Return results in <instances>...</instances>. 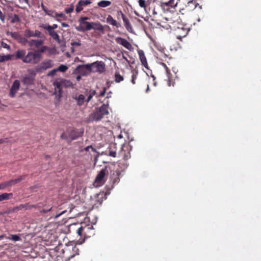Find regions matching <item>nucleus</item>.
I'll return each mask as SVG.
<instances>
[{
	"label": "nucleus",
	"instance_id": "6ab92c4d",
	"mask_svg": "<svg viewBox=\"0 0 261 261\" xmlns=\"http://www.w3.org/2000/svg\"><path fill=\"white\" fill-rule=\"evenodd\" d=\"M92 29L103 33L104 28L103 25L99 22H92Z\"/></svg>",
	"mask_w": 261,
	"mask_h": 261
},
{
	"label": "nucleus",
	"instance_id": "a878e982",
	"mask_svg": "<svg viewBox=\"0 0 261 261\" xmlns=\"http://www.w3.org/2000/svg\"><path fill=\"white\" fill-rule=\"evenodd\" d=\"M198 4L197 3L196 0H191L188 2L186 7L189 10H192L195 9Z\"/></svg>",
	"mask_w": 261,
	"mask_h": 261
},
{
	"label": "nucleus",
	"instance_id": "ea45409f",
	"mask_svg": "<svg viewBox=\"0 0 261 261\" xmlns=\"http://www.w3.org/2000/svg\"><path fill=\"white\" fill-rule=\"evenodd\" d=\"M20 21V19L18 15L14 14L12 17L11 22V23H15L18 22Z\"/></svg>",
	"mask_w": 261,
	"mask_h": 261
},
{
	"label": "nucleus",
	"instance_id": "338daca9",
	"mask_svg": "<svg viewBox=\"0 0 261 261\" xmlns=\"http://www.w3.org/2000/svg\"><path fill=\"white\" fill-rule=\"evenodd\" d=\"M50 27H51V29L55 30L58 28V25L56 24H54L52 25H50Z\"/></svg>",
	"mask_w": 261,
	"mask_h": 261
},
{
	"label": "nucleus",
	"instance_id": "864d4df0",
	"mask_svg": "<svg viewBox=\"0 0 261 261\" xmlns=\"http://www.w3.org/2000/svg\"><path fill=\"white\" fill-rule=\"evenodd\" d=\"M0 19L4 23L5 20V15L0 10Z\"/></svg>",
	"mask_w": 261,
	"mask_h": 261
},
{
	"label": "nucleus",
	"instance_id": "0eeeda50",
	"mask_svg": "<svg viewBox=\"0 0 261 261\" xmlns=\"http://www.w3.org/2000/svg\"><path fill=\"white\" fill-rule=\"evenodd\" d=\"M190 29L186 24H179L174 29V34L177 39L181 40L187 35Z\"/></svg>",
	"mask_w": 261,
	"mask_h": 261
},
{
	"label": "nucleus",
	"instance_id": "9d476101",
	"mask_svg": "<svg viewBox=\"0 0 261 261\" xmlns=\"http://www.w3.org/2000/svg\"><path fill=\"white\" fill-rule=\"evenodd\" d=\"M24 35L27 38L30 37H38L42 38L43 37L42 34L38 30L31 31L29 29H27L24 31Z\"/></svg>",
	"mask_w": 261,
	"mask_h": 261
},
{
	"label": "nucleus",
	"instance_id": "9b49d317",
	"mask_svg": "<svg viewBox=\"0 0 261 261\" xmlns=\"http://www.w3.org/2000/svg\"><path fill=\"white\" fill-rule=\"evenodd\" d=\"M39 206L37 204H30L29 203L20 204L13 208V212H18L21 210H31L33 208H37Z\"/></svg>",
	"mask_w": 261,
	"mask_h": 261
},
{
	"label": "nucleus",
	"instance_id": "412c9836",
	"mask_svg": "<svg viewBox=\"0 0 261 261\" xmlns=\"http://www.w3.org/2000/svg\"><path fill=\"white\" fill-rule=\"evenodd\" d=\"M25 177V175H22V176H19L17 178L14 179H11L9 181H7V182L8 183V185L9 187L15 185L16 184L20 182L22 180L24 179Z\"/></svg>",
	"mask_w": 261,
	"mask_h": 261
},
{
	"label": "nucleus",
	"instance_id": "de8ad7c7",
	"mask_svg": "<svg viewBox=\"0 0 261 261\" xmlns=\"http://www.w3.org/2000/svg\"><path fill=\"white\" fill-rule=\"evenodd\" d=\"M57 72H58L57 69H54L51 70L50 71H49L48 73H47V75L49 76H53L56 74Z\"/></svg>",
	"mask_w": 261,
	"mask_h": 261
},
{
	"label": "nucleus",
	"instance_id": "393cba45",
	"mask_svg": "<svg viewBox=\"0 0 261 261\" xmlns=\"http://www.w3.org/2000/svg\"><path fill=\"white\" fill-rule=\"evenodd\" d=\"M85 65H79L75 69V71L76 73H80L81 74H85L87 70V68L85 67Z\"/></svg>",
	"mask_w": 261,
	"mask_h": 261
},
{
	"label": "nucleus",
	"instance_id": "6e6d98bb",
	"mask_svg": "<svg viewBox=\"0 0 261 261\" xmlns=\"http://www.w3.org/2000/svg\"><path fill=\"white\" fill-rule=\"evenodd\" d=\"M41 7L42 9V10L45 13V14H46V13H47V12L49 11L47 9V8H46V7L43 5V3H41Z\"/></svg>",
	"mask_w": 261,
	"mask_h": 261
},
{
	"label": "nucleus",
	"instance_id": "e2e57ef3",
	"mask_svg": "<svg viewBox=\"0 0 261 261\" xmlns=\"http://www.w3.org/2000/svg\"><path fill=\"white\" fill-rule=\"evenodd\" d=\"M105 93H106V88H103V90L102 91H101V92H100V93H99V95L100 96L102 97V96H105Z\"/></svg>",
	"mask_w": 261,
	"mask_h": 261
},
{
	"label": "nucleus",
	"instance_id": "5fc2aeb1",
	"mask_svg": "<svg viewBox=\"0 0 261 261\" xmlns=\"http://www.w3.org/2000/svg\"><path fill=\"white\" fill-rule=\"evenodd\" d=\"M130 158V154L129 151L127 153H125L123 155V159L125 160H127L128 159H129Z\"/></svg>",
	"mask_w": 261,
	"mask_h": 261
},
{
	"label": "nucleus",
	"instance_id": "49530a36",
	"mask_svg": "<svg viewBox=\"0 0 261 261\" xmlns=\"http://www.w3.org/2000/svg\"><path fill=\"white\" fill-rule=\"evenodd\" d=\"M55 13H57L55 11L49 10L46 15L56 19V17L55 16Z\"/></svg>",
	"mask_w": 261,
	"mask_h": 261
},
{
	"label": "nucleus",
	"instance_id": "4c0bfd02",
	"mask_svg": "<svg viewBox=\"0 0 261 261\" xmlns=\"http://www.w3.org/2000/svg\"><path fill=\"white\" fill-rule=\"evenodd\" d=\"M57 69L58 71L64 72L68 69V67L65 65H61Z\"/></svg>",
	"mask_w": 261,
	"mask_h": 261
},
{
	"label": "nucleus",
	"instance_id": "1a4fd4ad",
	"mask_svg": "<svg viewBox=\"0 0 261 261\" xmlns=\"http://www.w3.org/2000/svg\"><path fill=\"white\" fill-rule=\"evenodd\" d=\"M119 15H121L122 17V19L124 22V25L126 29L129 32L133 33V28L128 18L124 14V13L121 11H119L117 12V16Z\"/></svg>",
	"mask_w": 261,
	"mask_h": 261
},
{
	"label": "nucleus",
	"instance_id": "f03ea898",
	"mask_svg": "<svg viewBox=\"0 0 261 261\" xmlns=\"http://www.w3.org/2000/svg\"><path fill=\"white\" fill-rule=\"evenodd\" d=\"M109 114L108 106L103 104L99 108H96L88 118V121H98L102 119L105 115Z\"/></svg>",
	"mask_w": 261,
	"mask_h": 261
},
{
	"label": "nucleus",
	"instance_id": "4be33fe9",
	"mask_svg": "<svg viewBox=\"0 0 261 261\" xmlns=\"http://www.w3.org/2000/svg\"><path fill=\"white\" fill-rule=\"evenodd\" d=\"M34 79L33 76L30 75H28L25 76L23 80H22V82L26 85H32L34 83Z\"/></svg>",
	"mask_w": 261,
	"mask_h": 261
},
{
	"label": "nucleus",
	"instance_id": "603ef678",
	"mask_svg": "<svg viewBox=\"0 0 261 261\" xmlns=\"http://www.w3.org/2000/svg\"><path fill=\"white\" fill-rule=\"evenodd\" d=\"M1 46L4 48H6L7 49H10V46L4 42L2 41L1 42Z\"/></svg>",
	"mask_w": 261,
	"mask_h": 261
},
{
	"label": "nucleus",
	"instance_id": "6e6552de",
	"mask_svg": "<svg viewBox=\"0 0 261 261\" xmlns=\"http://www.w3.org/2000/svg\"><path fill=\"white\" fill-rule=\"evenodd\" d=\"M40 27L47 31L49 35L51 36L54 40H56L58 43L60 42V39L59 35L54 31V30L51 29L50 25L42 24L40 26Z\"/></svg>",
	"mask_w": 261,
	"mask_h": 261
},
{
	"label": "nucleus",
	"instance_id": "c03bdc74",
	"mask_svg": "<svg viewBox=\"0 0 261 261\" xmlns=\"http://www.w3.org/2000/svg\"><path fill=\"white\" fill-rule=\"evenodd\" d=\"M84 229V228L82 226H81L77 228L76 232L79 236L82 237L83 236V232Z\"/></svg>",
	"mask_w": 261,
	"mask_h": 261
},
{
	"label": "nucleus",
	"instance_id": "774afa93",
	"mask_svg": "<svg viewBox=\"0 0 261 261\" xmlns=\"http://www.w3.org/2000/svg\"><path fill=\"white\" fill-rule=\"evenodd\" d=\"M61 25H62V27H64V28H67L69 27V25L67 23H65V22L61 23Z\"/></svg>",
	"mask_w": 261,
	"mask_h": 261
},
{
	"label": "nucleus",
	"instance_id": "79ce46f5",
	"mask_svg": "<svg viewBox=\"0 0 261 261\" xmlns=\"http://www.w3.org/2000/svg\"><path fill=\"white\" fill-rule=\"evenodd\" d=\"M8 187H9V186L7 181L0 184V190H4Z\"/></svg>",
	"mask_w": 261,
	"mask_h": 261
},
{
	"label": "nucleus",
	"instance_id": "f704fd0d",
	"mask_svg": "<svg viewBox=\"0 0 261 261\" xmlns=\"http://www.w3.org/2000/svg\"><path fill=\"white\" fill-rule=\"evenodd\" d=\"M29 40L25 37L20 36L19 39L18 40V42L21 44L23 45H25L28 44Z\"/></svg>",
	"mask_w": 261,
	"mask_h": 261
},
{
	"label": "nucleus",
	"instance_id": "58836bf2",
	"mask_svg": "<svg viewBox=\"0 0 261 261\" xmlns=\"http://www.w3.org/2000/svg\"><path fill=\"white\" fill-rule=\"evenodd\" d=\"M9 240H12L14 241H18L21 240L20 237L17 234H12L11 237L8 238Z\"/></svg>",
	"mask_w": 261,
	"mask_h": 261
},
{
	"label": "nucleus",
	"instance_id": "423d86ee",
	"mask_svg": "<svg viewBox=\"0 0 261 261\" xmlns=\"http://www.w3.org/2000/svg\"><path fill=\"white\" fill-rule=\"evenodd\" d=\"M41 57V54L38 51H29L26 55L25 58L23 60V62L36 64L40 61Z\"/></svg>",
	"mask_w": 261,
	"mask_h": 261
},
{
	"label": "nucleus",
	"instance_id": "aec40b11",
	"mask_svg": "<svg viewBox=\"0 0 261 261\" xmlns=\"http://www.w3.org/2000/svg\"><path fill=\"white\" fill-rule=\"evenodd\" d=\"M107 22L117 28H119L121 26L120 24L117 22V21L110 15H108L107 18Z\"/></svg>",
	"mask_w": 261,
	"mask_h": 261
},
{
	"label": "nucleus",
	"instance_id": "72a5a7b5",
	"mask_svg": "<svg viewBox=\"0 0 261 261\" xmlns=\"http://www.w3.org/2000/svg\"><path fill=\"white\" fill-rule=\"evenodd\" d=\"M55 16L56 17V20L59 22H60L61 20L58 18V17H62L63 20L66 19V15L62 13H58L57 12V13H55Z\"/></svg>",
	"mask_w": 261,
	"mask_h": 261
},
{
	"label": "nucleus",
	"instance_id": "4468645a",
	"mask_svg": "<svg viewBox=\"0 0 261 261\" xmlns=\"http://www.w3.org/2000/svg\"><path fill=\"white\" fill-rule=\"evenodd\" d=\"M20 87V82L18 80H15L10 89L9 95L11 97H14Z\"/></svg>",
	"mask_w": 261,
	"mask_h": 261
},
{
	"label": "nucleus",
	"instance_id": "dca6fc26",
	"mask_svg": "<svg viewBox=\"0 0 261 261\" xmlns=\"http://www.w3.org/2000/svg\"><path fill=\"white\" fill-rule=\"evenodd\" d=\"M43 43L44 41L42 40L31 39L28 42V45L30 47L35 46L36 48H39Z\"/></svg>",
	"mask_w": 261,
	"mask_h": 261
},
{
	"label": "nucleus",
	"instance_id": "5701e85b",
	"mask_svg": "<svg viewBox=\"0 0 261 261\" xmlns=\"http://www.w3.org/2000/svg\"><path fill=\"white\" fill-rule=\"evenodd\" d=\"M116 144H111L109 146L108 155L112 157L116 156Z\"/></svg>",
	"mask_w": 261,
	"mask_h": 261
},
{
	"label": "nucleus",
	"instance_id": "20e7f679",
	"mask_svg": "<svg viewBox=\"0 0 261 261\" xmlns=\"http://www.w3.org/2000/svg\"><path fill=\"white\" fill-rule=\"evenodd\" d=\"M83 133V129L79 131L76 129L68 128L61 135V138L67 141H72L82 136Z\"/></svg>",
	"mask_w": 261,
	"mask_h": 261
},
{
	"label": "nucleus",
	"instance_id": "680f3d73",
	"mask_svg": "<svg viewBox=\"0 0 261 261\" xmlns=\"http://www.w3.org/2000/svg\"><path fill=\"white\" fill-rule=\"evenodd\" d=\"M18 1L20 4H22L24 3L27 5H29V0H18Z\"/></svg>",
	"mask_w": 261,
	"mask_h": 261
},
{
	"label": "nucleus",
	"instance_id": "c85d7f7f",
	"mask_svg": "<svg viewBox=\"0 0 261 261\" xmlns=\"http://www.w3.org/2000/svg\"><path fill=\"white\" fill-rule=\"evenodd\" d=\"M111 5V2L109 1L102 0L97 3V6L100 8H106L110 6Z\"/></svg>",
	"mask_w": 261,
	"mask_h": 261
},
{
	"label": "nucleus",
	"instance_id": "8fccbe9b",
	"mask_svg": "<svg viewBox=\"0 0 261 261\" xmlns=\"http://www.w3.org/2000/svg\"><path fill=\"white\" fill-rule=\"evenodd\" d=\"M76 30L79 32H85L83 24H80L79 26L76 27Z\"/></svg>",
	"mask_w": 261,
	"mask_h": 261
},
{
	"label": "nucleus",
	"instance_id": "7ed1b4c3",
	"mask_svg": "<svg viewBox=\"0 0 261 261\" xmlns=\"http://www.w3.org/2000/svg\"><path fill=\"white\" fill-rule=\"evenodd\" d=\"M110 170V167L108 166H105L100 170L98 173L94 181L93 184L95 187H100L104 185L106 182V177L108 176Z\"/></svg>",
	"mask_w": 261,
	"mask_h": 261
},
{
	"label": "nucleus",
	"instance_id": "052dcab7",
	"mask_svg": "<svg viewBox=\"0 0 261 261\" xmlns=\"http://www.w3.org/2000/svg\"><path fill=\"white\" fill-rule=\"evenodd\" d=\"M151 9L150 8H149V11H150ZM151 13H152V14L153 15V16H155L156 15L158 14V12L157 11L155 10V8H153V9H151Z\"/></svg>",
	"mask_w": 261,
	"mask_h": 261
},
{
	"label": "nucleus",
	"instance_id": "0e129e2a",
	"mask_svg": "<svg viewBox=\"0 0 261 261\" xmlns=\"http://www.w3.org/2000/svg\"><path fill=\"white\" fill-rule=\"evenodd\" d=\"M66 211H62V212H61L59 213V214H57V215L55 216V218H58L59 217H60L61 215H62V214H64V213H66Z\"/></svg>",
	"mask_w": 261,
	"mask_h": 261
},
{
	"label": "nucleus",
	"instance_id": "bb28decb",
	"mask_svg": "<svg viewBox=\"0 0 261 261\" xmlns=\"http://www.w3.org/2000/svg\"><path fill=\"white\" fill-rule=\"evenodd\" d=\"M13 194L12 193H4L0 195V202L3 200H8L12 198Z\"/></svg>",
	"mask_w": 261,
	"mask_h": 261
},
{
	"label": "nucleus",
	"instance_id": "7c9ffc66",
	"mask_svg": "<svg viewBox=\"0 0 261 261\" xmlns=\"http://www.w3.org/2000/svg\"><path fill=\"white\" fill-rule=\"evenodd\" d=\"M162 64L165 68L166 71L167 76H168V85L169 86H171V79L170 77V75L171 74L170 72V70L169 69V68H168V67L165 63H162Z\"/></svg>",
	"mask_w": 261,
	"mask_h": 261
},
{
	"label": "nucleus",
	"instance_id": "c9c22d12",
	"mask_svg": "<svg viewBox=\"0 0 261 261\" xmlns=\"http://www.w3.org/2000/svg\"><path fill=\"white\" fill-rule=\"evenodd\" d=\"M123 77L118 72H116L115 74V81L116 83H119L123 80Z\"/></svg>",
	"mask_w": 261,
	"mask_h": 261
},
{
	"label": "nucleus",
	"instance_id": "f3484780",
	"mask_svg": "<svg viewBox=\"0 0 261 261\" xmlns=\"http://www.w3.org/2000/svg\"><path fill=\"white\" fill-rule=\"evenodd\" d=\"M138 53L142 65L146 68H148V64L144 53L142 50H138Z\"/></svg>",
	"mask_w": 261,
	"mask_h": 261
},
{
	"label": "nucleus",
	"instance_id": "b1692460",
	"mask_svg": "<svg viewBox=\"0 0 261 261\" xmlns=\"http://www.w3.org/2000/svg\"><path fill=\"white\" fill-rule=\"evenodd\" d=\"M120 174V172L119 171H114L112 175H111L112 180H113V184H115L116 183L119 182L120 179L119 176Z\"/></svg>",
	"mask_w": 261,
	"mask_h": 261
},
{
	"label": "nucleus",
	"instance_id": "69168bd1",
	"mask_svg": "<svg viewBox=\"0 0 261 261\" xmlns=\"http://www.w3.org/2000/svg\"><path fill=\"white\" fill-rule=\"evenodd\" d=\"M93 94H90L88 96V98H87V100H86V102H88L89 101H90V100L91 99V98H92V97H93Z\"/></svg>",
	"mask_w": 261,
	"mask_h": 261
},
{
	"label": "nucleus",
	"instance_id": "cd10ccee",
	"mask_svg": "<svg viewBox=\"0 0 261 261\" xmlns=\"http://www.w3.org/2000/svg\"><path fill=\"white\" fill-rule=\"evenodd\" d=\"M14 57V55L8 54L6 55H0V62H4L12 60Z\"/></svg>",
	"mask_w": 261,
	"mask_h": 261
},
{
	"label": "nucleus",
	"instance_id": "4d7b16f0",
	"mask_svg": "<svg viewBox=\"0 0 261 261\" xmlns=\"http://www.w3.org/2000/svg\"><path fill=\"white\" fill-rule=\"evenodd\" d=\"M52 209V207H50L49 208H48V209H42L41 210L40 212V213H43V214H45L49 211H50Z\"/></svg>",
	"mask_w": 261,
	"mask_h": 261
},
{
	"label": "nucleus",
	"instance_id": "bf43d9fd",
	"mask_svg": "<svg viewBox=\"0 0 261 261\" xmlns=\"http://www.w3.org/2000/svg\"><path fill=\"white\" fill-rule=\"evenodd\" d=\"M9 142L8 138L0 139V144L8 143Z\"/></svg>",
	"mask_w": 261,
	"mask_h": 261
},
{
	"label": "nucleus",
	"instance_id": "f8f14e48",
	"mask_svg": "<svg viewBox=\"0 0 261 261\" xmlns=\"http://www.w3.org/2000/svg\"><path fill=\"white\" fill-rule=\"evenodd\" d=\"M115 40L118 44L122 45L128 50H132L133 49L132 44L126 39L118 37L115 39Z\"/></svg>",
	"mask_w": 261,
	"mask_h": 261
},
{
	"label": "nucleus",
	"instance_id": "2eb2a0df",
	"mask_svg": "<svg viewBox=\"0 0 261 261\" xmlns=\"http://www.w3.org/2000/svg\"><path fill=\"white\" fill-rule=\"evenodd\" d=\"M53 61L50 60H47L43 61L39 67V70H46L53 66Z\"/></svg>",
	"mask_w": 261,
	"mask_h": 261
},
{
	"label": "nucleus",
	"instance_id": "a211bd4d",
	"mask_svg": "<svg viewBox=\"0 0 261 261\" xmlns=\"http://www.w3.org/2000/svg\"><path fill=\"white\" fill-rule=\"evenodd\" d=\"M14 55L15 59H21L23 62V60L25 58L26 51L24 49H18Z\"/></svg>",
	"mask_w": 261,
	"mask_h": 261
},
{
	"label": "nucleus",
	"instance_id": "a19ab883",
	"mask_svg": "<svg viewBox=\"0 0 261 261\" xmlns=\"http://www.w3.org/2000/svg\"><path fill=\"white\" fill-rule=\"evenodd\" d=\"M137 75H138V71H135L133 72V75L132 76V80H131V82L133 84H136L135 80L137 78Z\"/></svg>",
	"mask_w": 261,
	"mask_h": 261
},
{
	"label": "nucleus",
	"instance_id": "a18cd8bd",
	"mask_svg": "<svg viewBox=\"0 0 261 261\" xmlns=\"http://www.w3.org/2000/svg\"><path fill=\"white\" fill-rule=\"evenodd\" d=\"M83 10V7L79 5V2L76 5L75 11L76 13H79Z\"/></svg>",
	"mask_w": 261,
	"mask_h": 261
},
{
	"label": "nucleus",
	"instance_id": "37998d69",
	"mask_svg": "<svg viewBox=\"0 0 261 261\" xmlns=\"http://www.w3.org/2000/svg\"><path fill=\"white\" fill-rule=\"evenodd\" d=\"M73 10L74 6L73 5H71L69 8L65 9V12L67 14L70 13L73 11Z\"/></svg>",
	"mask_w": 261,
	"mask_h": 261
},
{
	"label": "nucleus",
	"instance_id": "473e14b6",
	"mask_svg": "<svg viewBox=\"0 0 261 261\" xmlns=\"http://www.w3.org/2000/svg\"><path fill=\"white\" fill-rule=\"evenodd\" d=\"M77 103L79 106H81L84 103L85 96L83 94L79 95L77 97H75Z\"/></svg>",
	"mask_w": 261,
	"mask_h": 261
},
{
	"label": "nucleus",
	"instance_id": "ddd939ff",
	"mask_svg": "<svg viewBox=\"0 0 261 261\" xmlns=\"http://www.w3.org/2000/svg\"><path fill=\"white\" fill-rule=\"evenodd\" d=\"M88 19H89V18L88 17H81L79 19L80 24H83L85 31L92 29V22L86 21Z\"/></svg>",
	"mask_w": 261,
	"mask_h": 261
},
{
	"label": "nucleus",
	"instance_id": "39448f33",
	"mask_svg": "<svg viewBox=\"0 0 261 261\" xmlns=\"http://www.w3.org/2000/svg\"><path fill=\"white\" fill-rule=\"evenodd\" d=\"M105 64L102 61H96L91 64H86L85 67L89 72L102 73L105 70Z\"/></svg>",
	"mask_w": 261,
	"mask_h": 261
},
{
	"label": "nucleus",
	"instance_id": "c756f323",
	"mask_svg": "<svg viewBox=\"0 0 261 261\" xmlns=\"http://www.w3.org/2000/svg\"><path fill=\"white\" fill-rule=\"evenodd\" d=\"M162 64L165 68L166 71L167 76H168V85L169 86H171V79L170 77V75L171 74L170 72V70L169 69V68H168V67L165 63H162Z\"/></svg>",
	"mask_w": 261,
	"mask_h": 261
},
{
	"label": "nucleus",
	"instance_id": "2f4dec72",
	"mask_svg": "<svg viewBox=\"0 0 261 261\" xmlns=\"http://www.w3.org/2000/svg\"><path fill=\"white\" fill-rule=\"evenodd\" d=\"M6 34L7 35H10L13 39L16 40L17 41L21 36L18 32H10L9 31L7 32Z\"/></svg>",
	"mask_w": 261,
	"mask_h": 261
},
{
	"label": "nucleus",
	"instance_id": "3c124183",
	"mask_svg": "<svg viewBox=\"0 0 261 261\" xmlns=\"http://www.w3.org/2000/svg\"><path fill=\"white\" fill-rule=\"evenodd\" d=\"M71 45L73 46H80L81 45V43L80 40L78 41H72Z\"/></svg>",
	"mask_w": 261,
	"mask_h": 261
},
{
	"label": "nucleus",
	"instance_id": "13d9d810",
	"mask_svg": "<svg viewBox=\"0 0 261 261\" xmlns=\"http://www.w3.org/2000/svg\"><path fill=\"white\" fill-rule=\"evenodd\" d=\"M47 49V47L46 46H42L40 49L39 53H44Z\"/></svg>",
	"mask_w": 261,
	"mask_h": 261
},
{
	"label": "nucleus",
	"instance_id": "e433bc0d",
	"mask_svg": "<svg viewBox=\"0 0 261 261\" xmlns=\"http://www.w3.org/2000/svg\"><path fill=\"white\" fill-rule=\"evenodd\" d=\"M79 5L82 6L83 7L86 6L88 5H90L92 3L91 0H80L79 1Z\"/></svg>",
	"mask_w": 261,
	"mask_h": 261
},
{
	"label": "nucleus",
	"instance_id": "09e8293b",
	"mask_svg": "<svg viewBox=\"0 0 261 261\" xmlns=\"http://www.w3.org/2000/svg\"><path fill=\"white\" fill-rule=\"evenodd\" d=\"M139 5L141 8H145L146 7V2L145 0H139Z\"/></svg>",
	"mask_w": 261,
	"mask_h": 261
},
{
	"label": "nucleus",
	"instance_id": "f257e3e1",
	"mask_svg": "<svg viewBox=\"0 0 261 261\" xmlns=\"http://www.w3.org/2000/svg\"><path fill=\"white\" fill-rule=\"evenodd\" d=\"M55 88L54 94L56 97L60 99L62 95L63 88H68L72 86V83L69 80L63 78H57L55 80L53 84Z\"/></svg>",
	"mask_w": 261,
	"mask_h": 261
}]
</instances>
